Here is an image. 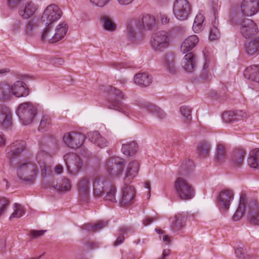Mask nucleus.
Segmentation results:
<instances>
[{"mask_svg":"<svg viewBox=\"0 0 259 259\" xmlns=\"http://www.w3.org/2000/svg\"><path fill=\"white\" fill-rule=\"evenodd\" d=\"M29 94V89L22 81H17L12 85L6 83L0 84V99H9L13 95L17 98L26 97Z\"/></svg>","mask_w":259,"mask_h":259,"instance_id":"1","label":"nucleus"},{"mask_svg":"<svg viewBox=\"0 0 259 259\" xmlns=\"http://www.w3.org/2000/svg\"><path fill=\"white\" fill-rule=\"evenodd\" d=\"M93 194L95 197L102 196L107 192L106 199L113 202L115 200L116 188L104 178H96L93 181Z\"/></svg>","mask_w":259,"mask_h":259,"instance_id":"2","label":"nucleus"},{"mask_svg":"<svg viewBox=\"0 0 259 259\" xmlns=\"http://www.w3.org/2000/svg\"><path fill=\"white\" fill-rule=\"evenodd\" d=\"M68 29L67 24L65 22L60 23L52 30V27H46L42 31L41 39L44 42L55 43L63 39Z\"/></svg>","mask_w":259,"mask_h":259,"instance_id":"3","label":"nucleus"},{"mask_svg":"<svg viewBox=\"0 0 259 259\" xmlns=\"http://www.w3.org/2000/svg\"><path fill=\"white\" fill-rule=\"evenodd\" d=\"M174 188L177 196L181 200H190L195 195L194 187L182 177H178L175 180Z\"/></svg>","mask_w":259,"mask_h":259,"instance_id":"4","label":"nucleus"},{"mask_svg":"<svg viewBox=\"0 0 259 259\" xmlns=\"http://www.w3.org/2000/svg\"><path fill=\"white\" fill-rule=\"evenodd\" d=\"M37 173V167L30 162H20L18 164L17 174L22 182L32 184L34 182Z\"/></svg>","mask_w":259,"mask_h":259,"instance_id":"5","label":"nucleus"},{"mask_svg":"<svg viewBox=\"0 0 259 259\" xmlns=\"http://www.w3.org/2000/svg\"><path fill=\"white\" fill-rule=\"evenodd\" d=\"M62 12L55 4L49 5L44 10L41 18V23L47 27H53L62 17Z\"/></svg>","mask_w":259,"mask_h":259,"instance_id":"6","label":"nucleus"},{"mask_svg":"<svg viewBox=\"0 0 259 259\" xmlns=\"http://www.w3.org/2000/svg\"><path fill=\"white\" fill-rule=\"evenodd\" d=\"M17 114L23 124L28 125L36 115V108L31 102H24L18 106Z\"/></svg>","mask_w":259,"mask_h":259,"instance_id":"7","label":"nucleus"},{"mask_svg":"<svg viewBox=\"0 0 259 259\" xmlns=\"http://www.w3.org/2000/svg\"><path fill=\"white\" fill-rule=\"evenodd\" d=\"M170 41V33L165 31H160L152 35L150 44L155 51H162L169 46Z\"/></svg>","mask_w":259,"mask_h":259,"instance_id":"8","label":"nucleus"},{"mask_svg":"<svg viewBox=\"0 0 259 259\" xmlns=\"http://www.w3.org/2000/svg\"><path fill=\"white\" fill-rule=\"evenodd\" d=\"M68 173L72 176L77 175L82 167V161L81 158L74 153H69L64 156Z\"/></svg>","mask_w":259,"mask_h":259,"instance_id":"9","label":"nucleus"},{"mask_svg":"<svg viewBox=\"0 0 259 259\" xmlns=\"http://www.w3.org/2000/svg\"><path fill=\"white\" fill-rule=\"evenodd\" d=\"M191 9L187 0H175L173 5V13L180 20H186L189 15Z\"/></svg>","mask_w":259,"mask_h":259,"instance_id":"10","label":"nucleus"},{"mask_svg":"<svg viewBox=\"0 0 259 259\" xmlns=\"http://www.w3.org/2000/svg\"><path fill=\"white\" fill-rule=\"evenodd\" d=\"M63 139L67 146L72 149H77L83 145L85 137L82 134L72 132L65 133Z\"/></svg>","mask_w":259,"mask_h":259,"instance_id":"11","label":"nucleus"},{"mask_svg":"<svg viewBox=\"0 0 259 259\" xmlns=\"http://www.w3.org/2000/svg\"><path fill=\"white\" fill-rule=\"evenodd\" d=\"M124 163L119 157L109 159L106 164V168L108 175L113 177H119L123 173Z\"/></svg>","mask_w":259,"mask_h":259,"instance_id":"12","label":"nucleus"},{"mask_svg":"<svg viewBox=\"0 0 259 259\" xmlns=\"http://www.w3.org/2000/svg\"><path fill=\"white\" fill-rule=\"evenodd\" d=\"M91 185V178L89 176H83L78 181L77 189L80 199L83 201H86L89 198Z\"/></svg>","mask_w":259,"mask_h":259,"instance_id":"13","label":"nucleus"},{"mask_svg":"<svg viewBox=\"0 0 259 259\" xmlns=\"http://www.w3.org/2000/svg\"><path fill=\"white\" fill-rule=\"evenodd\" d=\"M240 31L244 37L248 38L257 33L258 28L252 20L244 19L240 22Z\"/></svg>","mask_w":259,"mask_h":259,"instance_id":"14","label":"nucleus"},{"mask_svg":"<svg viewBox=\"0 0 259 259\" xmlns=\"http://www.w3.org/2000/svg\"><path fill=\"white\" fill-rule=\"evenodd\" d=\"M247 219L250 224L259 226V203L256 200H250L247 203Z\"/></svg>","mask_w":259,"mask_h":259,"instance_id":"15","label":"nucleus"},{"mask_svg":"<svg viewBox=\"0 0 259 259\" xmlns=\"http://www.w3.org/2000/svg\"><path fill=\"white\" fill-rule=\"evenodd\" d=\"M12 112L6 105H0V127L8 128L12 125Z\"/></svg>","mask_w":259,"mask_h":259,"instance_id":"16","label":"nucleus"},{"mask_svg":"<svg viewBox=\"0 0 259 259\" xmlns=\"http://www.w3.org/2000/svg\"><path fill=\"white\" fill-rule=\"evenodd\" d=\"M240 8L244 15L251 16L258 11L259 2L258 0H243Z\"/></svg>","mask_w":259,"mask_h":259,"instance_id":"17","label":"nucleus"},{"mask_svg":"<svg viewBox=\"0 0 259 259\" xmlns=\"http://www.w3.org/2000/svg\"><path fill=\"white\" fill-rule=\"evenodd\" d=\"M26 147V142L23 140L16 141L7 148V156L10 159L17 157Z\"/></svg>","mask_w":259,"mask_h":259,"instance_id":"18","label":"nucleus"},{"mask_svg":"<svg viewBox=\"0 0 259 259\" xmlns=\"http://www.w3.org/2000/svg\"><path fill=\"white\" fill-rule=\"evenodd\" d=\"M233 199V191L230 189H224L221 191L219 194L218 203L222 209L227 210Z\"/></svg>","mask_w":259,"mask_h":259,"instance_id":"19","label":"nucleus"},{"mask_svg":"<svg viewBox=\"0 0 259 259\" xmlns=\"http://www.w3.org/2000/svg\"><path fill=\"white\" fill-rule=\"evenodd\" d=\"M136 196V190L131 185H125L121 190L120 203L122 205L131 204L133 203Z\"/></svg>","mask_w":259,"mask_h":259,"instance_id":"20","label":"nucleus"},{"mask_svg":"<svg viewBox=\"0 0 259 259\" xmlns=\"http://www.w3.org/2000/svg\"><path fill=\"white\" fill-rule=\"evenodd\" d=\"M140 165L136 161L130 162L126 169L125 176L124 178V183L125 184L132 182V180L138 175Z\"/></svg>","mask_w":259,"mask_h":259,"instance_id":"21","label":"nucleus"},{"mask_svg":"<svg viewBox=\"0 0 259 259\" xmlns=\"http://www.w3.org/2000/svg\"><path fill=\"white\" fill-rule=\"evenodd\" d=\"M249 202L245 194H242L240 195L238 207L233 217L234 221H237L240 220L245 212L247 213V203Z\"/></svg>","mask_w":259,"mask_h":259,"instance_id":"22","label":"nucleus"},{"mask_svg":"<svg viewBox=\"0 0 259 259\" xmlns=\"http://www.w3.org/2000/svg\"><path fill=\"white\" fill-rule=\"evenodd\" d=\"M247 114L242 111L234 112L232 111H226L223 113L222 118L227 123L237 121L246 118Z\"/></svg>","mask_w":259,"mask_h":259,"instance_id":"23","label":"nucleus"},{"mask_svg":"<svg viewBox=\"0 0 259 259\" xmlns=\"http://www.w3.org/2000/svg\"><path fill=\"white\" fill-rule=\"evenodd\" d=\"M186 220V217L182 214L179 213L174 217H171L170 219L171 230L174 232L181 231L185 227Z\"/></svg>","mask_w":259,"mask_h":259,"instance_id":"24","label":"nucleus"},{"mask_svg":"<svg viewBox=\"0 0 259 259\" xmlns=\"http://www.w3.org/2000/svg\"><path fill=\"white\" fill-rule=\"evenodd\" d=\"M38 8V5L32 1H29L25 4L24 9L19 11V14L23 18L27 19L32 17Z\"/></svg>","mask_w":259,"mask_h":259,"instance_id":"25","label":"nucleus"},{"mask_svg":"<svg viewBox=\"0 0 259 259\" xmlns=\"http://www.w3.org/2000/svg\"><path fill=\"white\" fill-rule=\"evenodd\" d=\"M199 38L195 35L188 36L182 42L181 50L183 53L189 52L192 50L198 43Z\"/></svg>","mask_w":259,"mask_h":259,"instance_id":"26","label":"nucleus"},{"mask_svg":"<svg viewBox=\"0 0 259 259\" xmlns=\"http://www.w3.org/2000/svg\"><path fill=\"white\" fill-rule=\"evenodd\" d=\"M246 155V152L242 148H238L234 150L232 156V164L236 167L241 166L244 162V157Z\"/></svg>","mask_w":259,"mask_h":259,"instance_id":"27","label":"nucleus"},{"mask_svg":"<svg viewBox=\"0 0 259 259\" xmlns=\"http://www.w3.org/2000/svg\"><path fill=\"white\" fill-rule=\"evenodd\" d=\"M108 107L110 109L122 112L127 116H128L132 112L131 108L128 105L123 104L118 99L111 101L109 103Z\"/></svg>","mask_w":259,"mask_h":259,"instance_id":"28","label":"nucleus"},{"mask_svg":"<svg viewBox=\"0 0 259 259\" xmlns=\"http://www.w3.org/2000/svg\"><path fill=\"white\" fill-rule=\"evenodd\" d=\"M196 65V58L192 53H189L184 57L182 65L184 69L188 72H191Z\"/></svg>","mask_w":259,"mask_h":259,"instance_id":"29","label":"nucleus"},{"mask_svg":"<svg viewBox=\"0 0 259 259\" xmlns=\"http://www.w3.org/2000/svg\"><path fill=\"white\" fill-rule=\"evenodd\" d=\"M244 75L246 78L259 83V65H252L247 68Z\"/></svg>","mask_w":259,"mask_h":259,"instance_id":"30","label":"nucleus"},{"mask_svg":"<svg viewBox=\"0 0 259 259\" xmlns=\"http://www.w3.org/2000/svg\"><path fill=\"white\" fill-rule=\"evenodd\" d=\"M88 136L92 143L100 148L105 147L108 145L107 141L104 138L101 137L97 131L90 133Z\"/></svg>","mask_w":259,"mask_h":259,"instance_id":"31","label":"nucleus"},{"mask_svg":"<svg viewBox=\"0 0 259 259\" xmlns=\"http://www.w3.org/2000/svg\"><path fill=\"white\" fill-rule=\"evenodd\" d=\"M134 81L138 85L147 87L151 83L152 77L147 73H139L135 76Z\"/></svg>","mask_w":259,"mask_h":259,"instance_id":"32","label":"nucleus"},{"mask_svg":"<svg viewBox=\"0 0 259 259\" xmlns=\"http://www.w3.org/2000/svg\"><path fill=\"white\" fill-rule=\"evenodd\" d=\"M162 63L167 71L170 73H174L177 70L174 57L172 54H167L163 58Z\"/></svg>","mask_w":259,"mask_h":259,"instance_id":"33","label":"nucleus"},{"mask_svg":"<svg viewBox=\"0 0 259 259\" xmlns=\"http://www.w3.org/2000/svg\"><path fill=\"white\" fill-rule=\"evenodd\" d=\"M246 52L249 55H256L259 54V37L251 40L245 47Z\"/></svg>","mask_w":259,"mask_h":259,"instance_id":"34","label":"nucleus"},{"mask_svg":"<svg viewBox=\"0 0 259 259\" xmlns=\"http://www.w3.org/2000/svg\"><path fill=\"white\" fill-rule=\"evenodd\" d=\"M250 167L256 168L259 165V150L255 148L251 150L247 160Z\"/></svg>","mask_w":259,"mask_h":259,"instance_id":"35","label":"nucleus"},{"mask_svg":"<svg viewBox=\"0 0 259 259\" xmlns=\"http://www.w3.org/2000/svg\"><path fill=\"white\" fill-rule=\"evenodd\" d=\"M121 150L125 155L132 156L135 154L138 150L137 144L135 141L123 143Z\"/></svg>","mask_w":259,"mask_h":259,"instance_id":"36","label":"nucleus"},{"mask_svg":"<svg viewBox=\"0 0 259 259\" xmlns=\"http://www.w3.org/2000/svg\"><path fill=\"white\" fill-rule=\"evenodd\" d=\"M141 23L144 28L150 30L153 28L155 25V19L151 15L146 14L143 16Z\"/></svg>","mask_w":259,"mask_h":259,"instance_id":"37","label":"nucleus"},{"mask_svg":"<svg viewBox=\"0 0 259 259\" xmlns=\"http://www.w3.org/2000/svg\"><path fill=\"white\" fill-rule=\"evenodd\" d=\"M53 187L58 192H67L71 188V182L68 179L64 178L61 180L56 186Z\"/></svg>","mask_w":259,"mask_h":259,"instance_id":"38","label":"nucleus"},{"mask_svg":"<svg viewBox=\"0 0 259 259\" xmlns=\"http://www.w3.org/2000/svg\"><path fill=\"white\" fill-rule=\"evenodd\" d=\"M134 232V229L131 226H122L119 229V235L115 242V245L121 244L123 240V235L131 234Z\"/></svg>","mask_w":259,"mask_h":259,"instance_id":"39","label":"nucleus"},{"mask_svg":"<svg viewBox=\"0 0 259 259\" xmlns=\"http://www.w3.org/2000/svg\"><path fill=\"white\" fill-rule=\"evenodd\" d=\"M204 20V17L202 14L199 13L197 14L193 25V29L195 32L198 33L201 31L203 28L202 24Z\"/></svg>","mask_w":259,"mask_h":259,"instance_id":"40","label":"nucleus"},{"mask_svg":"<svg viewBox=\"0 0 259 259\" xmlns=\"http://www.w3.org/2000/svg\"><path fill=\"white\" fill-rule=\"evenodd\" d=\"M215 159L218 162H224L226 159V151L225 146L222 144L217 145Z\"/></svg>","mask_w":259,"mask_h":259,"instance_id":"41","label":"nucleus"},{"mask_svg":"<svg viewBox=\"0 0 259 259\" xmlns=\"http://www.w3.org/2000/svg\"><path fill=\"white\" fill-rule=\"evenodd\" d=\"M144 108L160 118L165 116L164 112L159 107L153 105H145Z\"/></svg>","mask_w":259,"mask_h":259,"instance_id":"42","label":"nucleus"},{"mask_svg":"<svg viewBox=\"0 0 259 259\" xmlns=\"http://www.w3.org/2000/svg\"><path fill=\"white\" fill-rule=\"evenodd\" d=\"M14 211L11 215L10 219L20 218L24 214L25 211L23 207L18 204L15 203L13 206Z\"/></svg>","mask_w":259,"mask_h":259,"instance_id":"43","label":"nucleus"},{"mask_svg":"<svg viewBox=\"0 0 259 259\" xmlns=\"http://www.w3.org/2000/svg\"><path fill=\"white\" fill-rule=\"evenodd\" d=\"M191 108L188 106H183L180 108V113L184 118L185 122L188 123L191 119Z\"/></svg>","mask_w":259,"mask_h":259,"instance_id":"44","label":"nucleus"},{"mask_svg":"<svg viewBox=\"0 0 259 259\" xmlns=\"http://www.w3.org/2000/svg\"><path fill=\"white\" fill-rule=\"evenodd\" d=\"M107 221H99L97 223L93 225H87V229L90 230L93 232L98 231L107 226Z\"/></svg>","mask_w":259,"mask_h":259,"instance_id":"45","label":"nucleus"},{"mask_svg":"<svg viewBox=\"0 0 259 259\" xmlns=\"http://www.w3.org/2000/svg\"><path fill=\"white\" fill-rule=\"evenodd\" d=\"M210 149V144L207 142L203 141L200 143L198 151L200 155L205 156L209 154Z\"/></svg>","mask_w":259,"mask_h":259,"instance_id":"46","label":"nucleus"},{"mask_svg":"<svg viewBox=\"0 0 259 259\" xmlns=\"http://www.w3.org/2000/svg\"><path fill=\"white\" fill-rule=\"evenodd\" d=\"M48 156V153L45 151H39L36 155V160L39 165L40 167L42 169L43 167L44 170H46L45 168V160L46 158Z\"/></svg>","mask_w":259,"mask_h":259,"instance_id":"47","label":"nucleus"},{"mask_svg":"<svg viewBox=\"0 0 259 259\" xmlns=\"http://www.w3.org/2000/svg\"><path fill=\"white\" fill-rule=\"evenodd\" d=\"M104 28L108 31H113L116 29V25L112 20L108 17H105L103 19Z\"/></svg>","mask_w":259,"mask_h":259,"instance_id":"48","label":"nucleus"},{"mask_svg":"<svg viewBox=\"0 0 259 259\" xmlns=\"http://www.w3.org/2000/svg\"><path fill=\"white\" fill-rule=\"evenodd\" d=\"M220 34L217 27L214 25L210 28L209 34V38L211 40L218 39L220 37Z\"/></svg>","mask_w":259,"mask_h":259,"instance_id":"49","label":"nucleus"},{"mask_svg":"<svg viewBox=\"0 0 259 259\" xmlns=\"http://www.w3.org/2000/svg\"><path fill=\"white\" fill-rule=\"evenodd\" d=\"M9 204V200L5 197H0V215L7 210Z\"/></svg>","mask_w":259,"mask_h":259,"instance_id":"50","label":"nucleus"},{"mask_svg":"<svg viewBox=\"0 0 259 259\" xmlns=\"http://www.w3.org/2000/svg\"><path fill=\"white\" fill-rule=\"evenodd\" d=\"M109 92L111 95L115 96L118 99H123L124 98V95L122 92L115 87H110Z\"/></svg>","mask_w":259,"mask_h":259,"instance_id":"51","label":"nucleus"},{"mask_svg":"<svg viewBox=\"0 0 259 259\" xmlns=\"http://www.w3.org/2000/svg\"><path fill=\"white\" fill-rule=\"evenodd\" d=\"M111 0H90L91 4L94 6L103 7L107 5Z\"/></svg>","mask_w":259,"mask_h":259,"instance_id":"52","label":"nucleus"},{"mask_svg":"<svg viewBox=\"0 0 259 259\" xmlns=\"http://www.w3.org/2000/svg\"><path fill=\"white\" fill-rule=\"evenodd\" d=\"M51 123V118L48 115H44L41 120L40 123V127L41 128H45L49 127Z\"/></svg>","mask_w":259,"mask_h":259,"instance_id":"53","label":"nucleus"},{"mask_svg":"<svg viewBox=\"0 0 259 259\" xmlns=\"http://www.w3.org/2000/svg\"><path fill=\"white\" fill-rule=\"evenodd\" d=\"M156 232L160 235L159 238L160 239H162L163 242L165 243L166 244H169L170 243V237L163 234V232L160 229H156Z\"/></svg>","mask_w":259,"mask_h":259,"instance_id":"54","label":"nucleus"},{"mask_svg":"<svg viewBox=\"0 0 259 259\" xmlns=\"http://www.w3.org/2000/svg\"><path fill=\"white\" fill-rule=\"evenodd\" d=\"M45 232V230H32L30 232L29 234L32 237L35 238L42 235Z\"/></svg>","mask_w":259,"mask_h":259,"instance_id":"55","label":"nucleus"},{"mask_svg":"<svg viewBox=\"0 0 259 259\" xmlns=\"http://www.w3.org/2000/svg\"><path fill=\"white\" fill-rule=\"evenodd\" d=\"M235 254L237 257L240 258H245L244 251L243 248H238L235 250Z\"/></svg>","mask_w":259,"mask_h":259,"instance_id":"56","label":"nucleus"},{"mask_svg":"<svg viewBox=\"0 0 259 259\" xmlns=\"http://www.w3.org/2000/svg\"><path fill=\"white\" fill-rule=\"evenodd\" d=\"M64 61L62 58H54L52 60V63L56 66L63 65Z\"/></svg>","mask_w":259,"mask_h":259,"instance_id":"57","label":"nucleus"},{"mask_svg":"<svg viewBox=\"0 0 259 259\" xmlns=\"http://www.w3.org/2000/svg\"><path fill=\"white\" fill-rule=\"evenodd\" d=\"M22 0H7L9 6L11 8H14L18 5Z\"/></svg>","mask_w":259,"mask_h":259,"instance_id":"58","label":"nucleus"},{"mask_svg":"<svg viewBox=\"0 0 259 259\" xmlns=\"http://www.w3.org/2000/svg\"><path fill=\"white\" fill-rule=\"evenodd\" d=\"M160 20H161V23L163 24H167L169 21V19L165 14H161L160 15Z\"/></svg>","mask_w":259,"mask_h":259,"instance_id":"59","label":"nucleus"},{"mask_svg":"<svg viewBox=\"0 0 259 259\" xmlns=\"http://www.w3.org/2000/svg\"><path fill=\"white\" fill-rule=\"evenodd\" d=\"M34 26H35V25L33 22L29 21L28 22V23L27 24V25L26 27V32L31 31L33 29Z\"/></svg>","mask_w":259,"mask_h":259,"instance_id":"60","label":"nucleus"},{"mask_svg":"<svg viewBox=\"0 0 259 259\" xmlns=\"http://www.w3.org/2000/svg\"><path fill=\"white\" fill-rule=\"evenodd\" d=\"M128 36L131 38L133 39L135 37V32L134 29L132 27H128L127 30Z\"/></svg>","mask_w":259,"mask_h":259,"instance_id":"61","label":"nucleus"},{"mask_svg":"<svg viewBox=\"0 0 259 259\" xmlns=\"http://www.w3.org/2000/svg\"><path fill=\"white\" fill-rule=\"evenodd\" d=\"M63 171V167L61 165L58 164L55 168V172L56 174H61Z\"/></svg>","mask_w":259,"mask_h":259,"instance_id":"62","label":"nucleus"},{"mask_svg":"<svg viewBox=\"0 0 259 259\" xmlns=\"http://www.w3.org/2000/svg\"><path fill=\"white\" fill-rule=\"evenodd\" d=\"M21 25V23L19 21H16L13 25V30L14 31H17Z\"/></svg>","mask_w":259,"mask_h":259,"instance_id":"63","label":"nucleus"},{"mask_svg":"<svg viewBox=\"0 0 259 259\" xmlns=\"http://www.w3.org/2000/svg\"><path fill=\"white\" fill-rule=\"evenodd\" d=\"M134 0H117L119 4L122 5H127L131 4Z\"/></svg>","mask_w":259,"mask_h":259,"instance_id":"64","label":"nucleus"}]
</instances>
